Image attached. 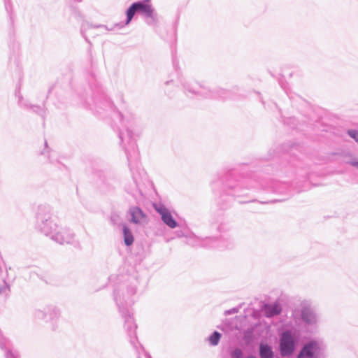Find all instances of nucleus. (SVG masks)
Returning <instances> with one entry per match:
<instances>
[{"instance_id":"f257e3e1","label":"nucleus","mask_w":358,"mask_h":358,"mask_svg":"<svg viewBox=\"0 0 358 358\" xmlns=\"http://www.w3.org/2000/svg\"><path fill=\"white\" fill-rule=\"evenodd\" d=\"M136 11L142 13L147 17H152L154 9L152 5L150 3L149 0L133 3L127 10V20L126 24L129 23Z\"/></svg>"},{"instance_id":"f03ea898","label":"nucleus","mask_w":358,"mask_h":358,"mask_svg":"<svg viewBox=\"0 0 358 358\" xmlns=\"http://www.w3.org/2000/svg\"><path fill=\"white\" fill-rule=\"evenodd\" d=\"M294 349L292 336L289 332H285L280 339V353L282 356L290 355Z\"/></svg>"},{"instance_id":"7ed1b4c3","label":"nucleus","mask_w":358,"mask_h":358,"mask_svg":"<svg viewBox=\"0 0 358 358\" xmlns=\"http://www.w3.org/2000/svg\"><path fill=\"white\" fill-rule=\"evenodd\" d=\"M319 351V347L315 342H311L305 345L298 356V358H316Z\"/></svg>"},{"instance_id":"20e7f679","label":"nucleus","mask_w":358,"mask_h":358,"mask_svg":"<svg viewBox=\"0 0 358 358\" xmlns=\"http://www.w3.org/2000/svg\"><path fill=\"white\" fill-rule=\"evenodd\" d=\"M155 210L161 215L163 222L171 228H175L177 223L171 213L163 207H155Z\"/></svg>"},{"instance_id":"39448f33","label":"nucleus","mask_w":358,"mask_h":358,"mask_svg":"<svg viewBox=\"0 0 358 358\" xmlns=\"http://www.w3.org/2000/svg\"><path fill=\"white\" fill-rule=\"evenodd\" d=\"M131 216V222L135 224H141L145 219V214L138 207H133L129 210Z\"/></svg>"},{"instance_id":"423d86ee","label":"nucleus","mask_w":358,"mask_h":358,"mask_svg":"<svg viewBox=\"0 0 358 358\" xmlns=\"http://www.w3.org/2000/svg\"><path fill=\"white\" fill-rule=\"evenodd\" d=\"M264 308L267 317L278 315L281 312V307L278 303L265 305Z\"/></svg>"},{"instance_id":"0eeeda50","label":"nucleus","mask_w":358,"mask_h":358,"mask_svg":"<svg viewBox=\"0 0 358 358\" xmlns=\"http://www.w3.org/2000/svg\"><path fill=\"white\" fill-rule=\"evenodd\" d=\"M259 354L262 358H273V357L271 348L266 344L260 345Z\"/></svg>"},{"instance_id":"6e6552de","label":"nucleus","mask_w":358,"mask_h":358,"mask_svg":"<svg viewBox=\"0 0 358 358\" xmlns=\"http://www.w3.org/2000/svg\"><path fill=\"white\" fill-rule=\"evenodd\" d=\"M124 241L127 245H131L134 242L133 235L127 226L123 227Z\"/></svg>"},{"instance_id":"1a4fd4ad","label":"nucleus","mask_w":358,"mask_h":358,"mask_svg":"<svg viewBox=\"0 0 358 358\" xmlns=\"http://www.w3.org/2000/svg\"><path fill=\"white\" fill-rule=\"evenodd\" d=\"M302 318L306 322H311L314 320V315H313L311 310L306 308L302 310Z\"/></svg>"},{"instance_id":"9d476101","label":"nucleus","mask_w":358,"mask_h":358,"mask_svg":"<svg viewBox=\"0 0 358 358\" xmlns=\"http://www.w3.org/2000/svg\"><path fill=\"white\" fill-rule=\"evenodd\" d=\"M220 337V334L215 331L210 336L209 341L212 345H216L219 343Z\"/></svg>"},{"instance_id":"9b49d317","label":"nucleus","mask_w":358,"mask_h":358,"mask_svg":"<svg viewBox=\"0 0 358 358\" xmlns=\"http://www.w3.org/2000/svg\"><path fill=\"white\" fill-rule=\"evenodd\" d=\"M349 135L353 138L357 142H358V131L351 130L348 131Z\"/></svg>"},{"instance_id":"f8f14e48","label":"nucleus","mask_w":358,"mask_h":358,"mask_svg":"<svg viewBox=\"0 0 358 358\" xmlns=\"http://www.w3.org/2000/svg\"><path fill=\"white\" fill-rule=\"evenodd\" d=\"M232 357L234 358H241L242 357V352L241 350L239 349H236L234 351L233 354H232Z\"/></svg>"},{"instance_id":"ddd939ff","label":"nucleus","mask_w":358,"mask_h":358,"mask_svg":"<svg viewBox=\"0 0 358 358\" xmlns=\"http://www.w3.org/2000/svg\"><path fill=\"white\" fill-rule=\"evenodd\" d=\"M351 164L353 166L358 168V162H353L351 163Z\"/></svg>"},{"instance_id":"4468645a","label":"nucleus","mask_w":358,"mask_h":358,"mask_svg":"<svg viewBox=\"0 0 358 358\" xmlns=\"http://www.w3.org/2000/svg\"><path fill=\"white\" fill-rule=\"evenodd\" d=\"M249 358H255V357H249Z\"/></svg>"}]
</instances>
